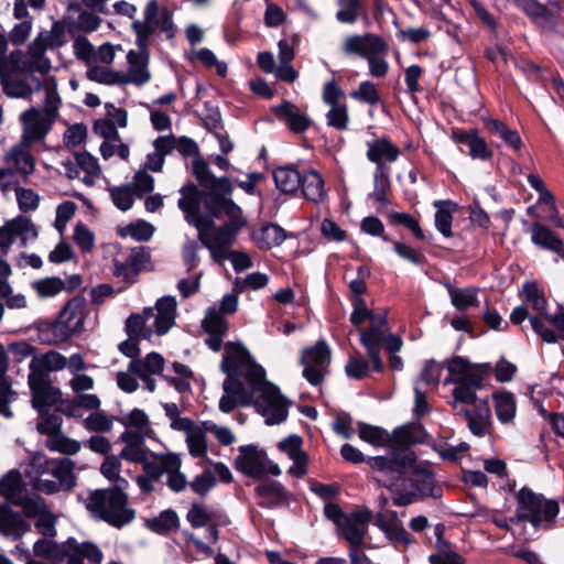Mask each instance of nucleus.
<instances>
[{"mask_svg": "<svg viewBox=\"0 0 564 564\" xmlns=\"http://www.w3.org/2000/svg\"><path fill=\"white\" fill-rule=\"evenodd\" d=\"M83 426L88 431L97 434L107 433L112 430L113 417L105 411L98 410L91 412L84 421Z\"/></svg>", "mask_w": 564, "mask_h": 564, "instance_id": "680f3d73", "label": "nucleus"}, {"mask_svg": "<svg viewBox=\"0 0 564 564\" xmlns=\"http://www.w3.org/2000/svg\"><path fill=\"white\" fill-rule=\"evenodd\" d=\"M87 79L102 85L122 86L121 72H117L109 66L91 64L86 72Z\"/></svg>", "mask_w": 564, "mask_h": 564, "instance_id": "603ef678", "label": "nucleus"}, {"mask_svg": "<svg viewBox=\"0 0 564 564\" xmlns=\"http://www.w3.org/2000/svg\"><path fill=\"white\" fill-rule=\"evenodd\" d=\"M165 360L159 352H150L143 358H137L129 362L128 369L140 379L159 376L163 372Z\"/></svg>", "mask_w": 564, "mask_h": 564, "instance_id": "f704fd0d", "label": "nucleus"}, {"mask_svg": "<svg viewBox=\"0 0 564 564\" xmlns=\"http://www.w3.org/2000/svg\"><path fill=\"white\" fill-rule=\"evenodd\" d=\"M532 329L541 339L547 344H555L560 339L564 340V310L562 308L554 315L546 316L545 321L541 317H530Z\"/></svg>", "mask_w": 564, "mask_h": 564, "instance_id": "b1692460", "label": "nucleus"}, {"mask_svg": "<svg viewBox=\"0 0 564 564\" xmlns=\"http://www.w3.org/2000/svg\"><path fill=\"white\" fill-rule=\"evenodd\" d=\"M78 499L93 518L116 529H121L135 519L137 512L129 505L128 494L101 488L89 491L86 498Z\"/></svg>", "mask_w": 564, "mask_h": 564, "instance_id": "f03ea898", "label": "nucleus"}, {"mask_svg": "<svg viewBox=\"0 0 564 564\" xmlns=\"http://www.w3.org/2000/svg\"><path fill=\"white\" fill-rule=\"evenodd\" d=\"M45 50L34 44H30L28 48V73L37 72L46 75L51 68V61L45 56Z\"/></svg>", "mask_w": 564, "mask_h": 564, "instance_id": "bf43d9fd", "label": "nucleus"}, {"mask_svg": "<svg viewBox=\"0 0 564 564\" xmlns=\"http://www.w3.org/2000/svg\"><path fill=\"white\" fill-rule=\"evenodd\" d=\"M150 249L147 247H135L127 256L116 257L113 259L112 274L120 279L126 285H132L137 282L138 275L147 269L150 263Z\"/></svg>", "mask_w": 564, "mask_h": 564, "instance_id": "ddd939ff", "label": "nucleus"}, {"mask_svg": "<svg viewBox=\"0 0 564 564\" xmlns=\"http://www.w3.org/2000/svg\"><path fill=\"white\" fill-rule=\"evenodd\" d=\"M67 358L56 350H48L34 355L29 364V373L52 378L51 372H57L66 368Z\"/></svg>", "mask_w": 564, "mask_h": 564, "instance_id": "a878e982", "label": "nucleus"}, {"mask_svg": "<svg viewBox=\"0 0 564 564\" xmlns=\"http://www.w3.org/2000/svg\"><path fill=\"white\" fill-rule=\"evenodd\" d=\"M6 169H12V174H19L26 180L35 171V159L31 144L20 141L11 147L3 156Z\"/></svg>", "mask_w": 564, "mask_h": 564, "instance_id": "4be33fe9", "label": "nucleus"}, {"mask_svg": "<svg viewBox=\"0 0 564 564\" xmlns=\"http://www.w3.org/2000/svg\"><path fill=\"white\" fill-rule=\"evenodd\" d=\"M75 160L79 169L85 173L82 177V182L86 186H94L101 175V169L97 159L88 152H77L75 153Z\"/></svg>", "mask_w": 564, "mask_h": 564, "instance_id": "49530a36", "label": "nucleus"}, {"mask_svg": "<svg viewBox=\"0 0 564 564\" xmlns=\"http://www.w3.org/2000/svg\"><path fill=\"white\" fill-rule=\"evenodd\" d=\"M338 7L336 19L341 23L352 24L366 14L364 0H338Z\"/></svg>", "mask_w": 564, "mask_h": 564, "instance_id": "5fc2aeb1", "label": "nucleus"}, {"mask_svg": "<svg viewBox=\"0 0 564 564\" xmlns=\"http://www.w3.org/2000/svg\"><path fill=\"white\" fill-rule=\"evenodd\" d=\"M391 195L390 172H375L373 191L369 194V198L379 203L382 207H387L390 204Z\"/></svg>", "mask_w": 564, "mask_h": 564, "instance_id": "8fccbe9b", "label": "nucleus"}, {"mask_svg": "<svg viewBox=\"0 0 564 564\" xmlns=\"http://www.w3.org/2000/svg\"><path fill=\"white\" fill-rule=\"evenodd\" d=\"M530 232L531 240L535 246L555 252L564 259V242L547 226L540 223H533L530 228Z\"/></svg>", "mask_w": 564, "mask_h": 564, "instance_id": "c756f323", "label": "nucleus"}, {"mask_svg": "<svg viewBox=\"0 0 564 564\" xmlns=\"http://www.w3.org/2000/svg\"><path fill=\"white\" fill-rule=\"evenodd\" d=\"M66 28L64 23L61 21H55L53 22L51 30L40 32L33 40L32 44L43 47V50L47 51L48 48L53 50L62 47L66 44Z\"/></svg>", "mask_w": 564, "mask_h": 564, "instance_id": "58836bf2", "label": "nucleus"}, {"mask_svg": "<svg viewBox=\"0 0 564 564\" xmlns=\"http://www.w3.org/2000/svg\"><path fill=\"white\" fill-rule=\"evenodd\" d=\"M28 384L31 392V404L37 413H45L62 400V391L54 386L52 378L29 373Z\"/></svg>", "mask_w": 564, "mask_h": 564, "instance_id": "2eb2a0df", "label": "nucleus"}, {"mask_svg": "<svg viewBox=\"0 0 564 564\" xmlns=\"http://www.w3.org/2000/svg\"><path fill=\"white\" fill-rule=\"evenodd\" d=\"M462 413L474 435L482 437L489 433L491 426V411L487 401H479L475 403L471 410L464 409Z\"/></svg>", "mask_w": 564, "mask_h": 564, "instance_id": "c85d7f7f", "label": "nucleus"}, {"mask_svg": "<svg viewBox=\"0 0 564 564\" xmlns=\"http://www.w3.org/2000/svg\"><path fill=\"white\" fill-rule=\"evenodd\" d=\"M75 463L69 458L48 459L37 466V475L32 479L34 490L45 495H54L59 491H72L77 477L74 473Z\"/></svg>", "mask_w": 564, "mask_h": 564, "instance_id": "423d86ee", "label": "nucleus"}, {"mask_svg": "<svg viewBox=\"0 0 564 564\" xmlns=\"http://www.w3.org/2000/svg\"><path fill=\"white\" fill-rule=\"evenodd\" d=\"M358 435L364 441L371 445H383L389 441L387 431L379 426L370 425L364 422H358Z\"/></svg>", "mask_w": 564, "mask_h": 564, "instance_id": "e2e57ef3", "label": "nucleus"}, {"mask_svg": "<svg viewBox=\"0 0 564 564\" xmlns=\"http://www.w3.org/2000/svg\"><path fill=\"white\" fill-rule=\"evenodd\" d=\"M497 417L502 423L512 421L516 414V400L511 392H500L494 395Z\"/></svg>", "mask_w": 564, "mask_h": 564, "instance_id": "6e6d98bb", "label": "nucleus"}, {"mask_svg": "<svg viewBox=\"0 0 564 564\" xmlns=\"http://www.w3.org/2000/svg\"><path fill=\"white\" fill-rule=\"evenodd\" d=\"M451 139L456 144H465L468 148L467 154L473 160L490 161L494 158L492 149L476 128L468 130L453 129Z\"/></svg>", "mask_w": 564, "mask_h": 564, "instance_id": "412c9836", "label": "nucleus"}, {"mask_svg": "<svg viewBox=\"0 0 564 564\" xmlns=\"http://www.w3.org/2000/svg\"><path fill=\"white\" fill-rule=\"evenodd\" d=\"M186 520L192 528H206V539L215 544L219 540V527L224 524L223 516L206 506L194 502L192 503Z\"/></svg>", "mask_w": 564, "mask_h": 564, "instance_id": "a211bd4d", "label": "nucleus"}, {"mask_svg": "<svg viewBox=\"0 0 564 564\" xmlns=\"http://www.w3.org/2000/svg\"><path fill=\"white\" fill-rule=\"evenodd\" d=\"M176 301L165 296L156 301L155 307H147L139 314H131L124 325L128 336L150 339L153 334L164 335L175 323Z\"/></svg>", "mask_w": 564, "mask_h": 564, "instance_id": "20e7f679", "label": "nucleus"}, {"mask_svg": "<svg viewBox=\"0 0 564 564\" xmlns=\"http://www.w3.org/2000/svg\"><path fill=\"white\" fill-rule=\"evenodd\" d=\"M14 193L19 209L22 213H30L37 209L40 205V195L32 188H26L22 186H14Z\"/></svg>", "mask_w": 564, "mask_h": 564, "instance_id": "0e129e2a", "label": "nucleus"}, {"mask_svg": "<svg viewBox=\"0 0 564 564\" xmlns=\"http://www.w3.org/2000/svg\"><path fill=\"white\" fill-rule=\"evenodd\" d=\"M451 303L458 311H466L469 307H478V291L475 288H455L453 285L447 286Z\"/></svg>", "mask_w": 564, "mask_h": 564, "instance_id": "37998d69", "label": "nucleus"}, {"mask_svg": "<svg viewBox=\"0 0 564 564\" xmlns=\"http://www.w3.org/2000/svg\"><path fill=\"white\" fill-rule=\"evenodd\" d=\"M260 499L258 505L262 508H278L289 502V492L285 487L275 480H265L254 488Z\"/></svg>", "mask_w": 564, "mask_h": 564, "instance_id": "cd10ccee", "label": "nucleus"}, {"mask_svg": "<svg viewBox=\"0 0 564 564\" xmlns=\"http://www.w3.org/2000/svg\"><path fill=\"white\" fill-rule=\"evenodd\" d=\"M288 238L286 231L276 224L268 223L253 232V239L260 249L269 250L280 246Z\"/></svg>", "mask_w": 564, "mask_h": 564, "instance_id": "4c0bfd02", "label": "nucleus"}, {"mask_svg": "<svg viewBox=\"0 0 564 564\" xmlns=\"http://www.w3.org/2000/svg\"><path fill=\"white\" fill-rule=\"evenodd\" d=\"M235 467L240 473L252 478H261L264 475L279 476L280 467L271 462L265 452L254 445L239 447V455L235 459Z\"/></svg>", "mask_w": 564, "mask_h": 564, "instance_id": "9b49d317", "label": "nucleus"}, {"mask_svg": "<svg viewBox=\"0 0 564 564\" xmlns=\"http://www.w3.org/2000/svg\"><path fill=\"white\" fill-rule=\"evenodd\" d=\"M4 94L11 98H30L33 89L26 79L9 74L0 83Z\"/></svg>", "mask_w": 564, "mask_h": 564, "instance_id": "864d4df0", "label": "nucleus"}, {"mask_svg": "<svg viewBox=\"0 0 564 564\" xmlns=\"http://www.w3.org/2000/svg\"><path fill=\"white\" fill-rule=\"evenodd\" d=\"M192 174L202 189L194 183L181 189L178 208L185 220L197 229L198 239L213 258H223L228 247L236 241L238 234L248 224L242 209L227 198L232 192L228 177H216L204 158L192 161Z\"/></svg>", "mask_w": 564, "mask_h": 564, "instance_id": "f257e3e1", "label": "nucleus"}, {"mask_svg": "<svg viewBox=\"0 0 564 564\" xmlns=\"http://www.w3.org/2000/svg\"><path fill=\"white\" fill-rule=\"evenodd\" d=\"M186 444L189 454L195 458H202L207 453V437L198 429V424L186 435Z\"/></svg>", "mask_w": 564, "mask_h": 564, "instance_id": "338daca9", "label": "nucleus"}, {"mask_svg": "<svg viewBox=\"0 0 564 564\" xmlns=\"http://www.w3.org/2000/svg\"><path fill=\"white\" fill-rule=\"evenodd\" d=\"M180 524V519L175 511L169 509L162 511L159 517L148 521V528L159 534L169 533L176 530Z\"/></svg>", "mask_w": 564, "mask_h": 564, "instance_id": "052dcab7", "label": "nucleus"}, {"mask_svg": "<svg viewBox=\"0 0 564 564\" xmlns=\"http://www.w3.org/2000/svg\"><path fill=\"white\" fill-rule=\"evenodd\" d=\"M524 301L545 321L547 314V300L542 289L535 282H528L522 288Z\"/></svg>", "mask_w": 564, "mask_h": 564, "instance_id": "c03bdc74", "label": "nucleus"}, {"mask_svg": "<svg viewBox=\"0 0 564 564\" xmlns=\"http://www.w3.org/2000/svg\"><path fill=\"white\" fill-rule=\"evenodd\" d=\"M482 123L488 133L500 138L514 151H521L523 142L517 130L510 129L505 122L494 118H482Z\"/></svg>", "mask_w": 564, "mask_h": 564, "instance_id": "e433bc0d", "label": "nucleus"}, {"mask_svg": "<svg viewBox=\"0 0 564 564\" xmlns=\"http://www.w3.org/2000/svg\"><path fill=\"white\" fill-rule=\"evenodd\" d=\"M28 220H11L0 228V256H6L14 241V238L21 235Z\"/></svg>", "mask_w": 564, "mask_h": 564, "instance_id": "13d9d810", "label": "nucleus"}, {"mask_svg": "<svg viewBox=\"0 0 564 564\" xmlns=\"http://www.w3.org/2000/svg\"><path fill=\"white\" fill-rule=\"evenodd\" d=\"M32 289L39 297H53L66 290V283L58 276H47L35 280L31 283Z\"/></svg>", "mask_w": 564, "mask_h": 564, "instance_id": "4d7b16f0", "label": "nucleus"}, {"mask_svg": "<svg viewBox=\"0 0 564 564\" xmlns=\"http://www.w3.org/2000/svg\"><path fill=\"white\" fill-rule=\"evenodd\" d=\"M165 360L159 352H150L143 358H137L129 362L128 369L140 379L159 376L163 372Z\"/></svg>", "mask_w": 564, "mask_h": 564, "instance_id": "72a5a7b5", "label": "nucleus"}, {"mask_svg": "<svg viewBox=\"0 0 564 564\" xmlns=\"http://www.w3.org/2000/svg\"><path fill=\"white\" fill-rule=\"evenodd\" d=\"M20 121L23 126L21 141L33 144L42 141L52 129L55 122L51 118L42 113L35 107H31L20 116Z\"/></svg>", "mask_w": 564, "mask_h": 564, "instance_id": "6ab92c4d", "label": "nucleus"}, {"mask_svg": "<svg viewBox=\"0 0 564 564\" xmlns=\"http://www.w3.org/2000/svg\"><path fill=\"white\" fill-rule=\"evenodd\" d=\"M250 387L253 391L251 405L265 417L267 424H280L286 420L291 402L281 394L278 387L267 381L265 377Z\"/></svg>", "mask_w": 564, "mask_h": 564, "instance_id": "0eeeda50", "label": "nucleus"}, {"mask_svg": "<svg viewBox=\"0 0 564 564\" xmlns=\"http://www.w3.org/2000/svg\"><path fill=\"white\" fill-rule=\"evenodd\" d=\"M445 366L451 377H456L458 380L476 388L481 389L484 380L491 373L492 367L490 364H470L467 359L455 356L445 361Z\"/></svg>", "mask_w": 564, "mask_h": 564, "instance_id": "dca6fc26", "label": "nucleus"}, {"mask_svg": "<svg viewBox=\"0 0 564 564\" xmlns=\"http://www.w3.org/2000/svg\"><path fill=\"white\" fill-rule=\"evenodd\" d=\"M220 369L226 375L243 376L248 386L258 383L262 377H265L264 369L253 360L240 343L225 344Z\"/></svg>", "mask_w": 564, "mask_h": 564, "instance_id": "6e6552de", "label": "nucleus"}, {"mask_svg": "<svg viewBox=\"0 0 564 564\" xmlns=\"http://www.w3.org/2000/svg\"><path fill=\"white\" fill-rule=\"evenodd\" d=\"M226 376L227 378L223 382L224 392L238 397L239 404L241 405H251L253 391L250 386H248L249 389H246L245 384L241 382L243 376Z\"/></svg>", "mask_w": 564, "mask_h": 564, "instance_id": "3c124183", "label": "nucleus"}, {"mask_svg": "<svg viewBox=\"0 0 564 564\" xmlns=\"http://www.w3.org/2000/svg\"><path fill=\"white\" fill-rule=\"evenodd\" d=\"M84 560H87L93 564H99L102 560V552L94 543H77L75 539H68L67 564H83Z\"/></svg>", "mask_w": 564, "mask_h": 564, "instance_id": "c9c22d12", "label": "nucleus"}, {"mask_svg": "<svg viewBox=\"0 0 564 564\" xmlns=\"http://www.w3.org/2000/svg\"><path fill=\"white\" fill-rule=\"evenodd\" d=\"M176 454L169 453L160 456H155L152 460H143L142 467L145 473V476L159 480L163 474H166L167 470H173L175 466L174 458Z\"/></svg>", "mask_w": 564, "mask_h": 564, "instance_id": "de8ad7c7", "label": "nucleus"}, {"mask_svg": "<svg viewBox=\"0 0 564 564\" xmlns=\"http://www.w3.org/2000/svg\"><path fill=\"white\" fill-rule=\"evenodd\" d=\"M24 520L7 507L0 509V532L6 536H13L15 540L23 534Z\"/></svg>", "mask_w": 564, "mask_h": 564, "instance_id": "a18cd8bd", "label": "nucleus"}, {"mask_svg": "<svg viewBox=\"0 0 564 564\" xmlns=\"http://www.w3.org/2000/svg\"><path fill=\"white\" fill-rule=\"evenodd\" d=\"M367 462L372 469L391 474L394 478L415 462V455L412 452H394L390 456L370 457Z\"/></svg>", "mask_w": 564, "mask_h": 564, "instance_id": "393cba45", "label": "nucleus"}, {"mask_svg": "<svg viewBox=\"0 0 564 564\" xmlns=\"http://www.w3.org/2000/svg\"><path fill=\"white\" fill-rule=\"evenodd\" d=\"M454 382L456 387L453 390V397L455 402L473 404L478 403L480 400L477 399L476 391L478 389L458 380L455 377L447 378L445 383Z\"/></svg>", "mask_w": 564, "mask_h": 564, "instance_id": "69168bd1", "label": "nucleus"}, {"mask_svg": "<svg viewBox=\"0 0 564 564\" xmlns=\"http://www.w3.org/2000/svg\"><path fill=\"white\" fill-rule=\"evenodd\" d=\"M165 360L159 352H150L143 358H137L129 362L128 369L140 379L159 376L163 372Z\"/></svg>", "mask_w": 564, "mask_h": 564, "instance_id": "473e14b6", "label": "nucleus"}, {"mask_svg": "<svg viewBox=\"0 0 564 564\" xmlns=\"http://www.w3.org/2000/svg\"><path fill=\"white\" fill-rule=\"evenodd\" d=\"M37 89L45 91L44 108L41 110L42 113L55 121L61 105L55 79L53 77L44 80L37 79Z\"/></svg>", "mask_w": 564, "mask_h": 564, "instance_id": "79ce46f5", "label": "nucleus"}, {"mask_svg": "<svg viewBox=\"0 0 564 564\" xmlns=\"http://www.w3.org/2000/svg\"><path fill=\"white\" fill-rule=\"evenodd\" d=\"M33 553L37 557L46 558L54 564H67L68 540L57 543L50 539H40L33 545Z\"/></svg>", "mask_w": 564, "mask_h": 564, "instance_id": "7c9ffc66", "label": "nucleus"}, {"mask_svg": "<svg viewBox=\"0 0 564 564\" xmlns=\"http://www.w3.org/2000/svg\"><path fill=\"white\" fill-rule=\"evenodd\" d=\"M400 155V148L389 137L383 135L367 143L366 156L376 164L375 172H389L387 164L395 162Z\"/></svg>", "mask_w": 564, "mask_h": 564, "instance_id": "aec40b11", "label": "nucleus"}, {"mask_svg": "<svg viewBox=\"0 0 564 564\" xmlns=\"http://www.w3.org/2000/svg\"><path fill=\"white\" fill-rule=\"evenodd\" d=\"M272 112L294 133H303L311 127L310 118L289 100H283L280 105L272 107Z\"/></svg>", "mask_w": 564, "mask_h": 564, "instance_id": "bb28decb", "label": "nucleus"}, {"mask_svg": "<svg viewBox=\"0 0 564 564\" xmlns=\"http://www.w3.org/2000/svg\"><path fill=\"white\" fill-rule=\"evenodd\" d=\"M340 50L346 56L366 59L370 54L389 52V44L381 35L367 32L345 36Z\"/></svg>", "mask_w": 564, "mask_h": 564, "instance_id": "4468645a", "label": "nucleus"}, {"mask_svg": "<svg viewBox=\"0 0 564 564\" xmlns=\"http://www.w3.org/2000/svg\"><path fill=\"white\" fill-rule=\"evenodd\" d=\"M345 98V93L335 78L324 84L322 99L329 107L326 113V122L328 127L337 131L347 130L350 122Z\"/></svg>", "mask_w": 564, "mask_h": 564, "instance_id": "f8f14e48", "label": "nucleus"}, {"mask_svg": "<svg viewBox=\"0 0 564 564\" xmlns=\"http://www.w3.org/2000/svg\"><path fill=\"white\" fill-rule=\"evenodd\" d=\"M434 205L437 208L435 214V226L437 230L446 238L452 237L453 213L456 210V205L449 200H437Z\"/></svg>", "mask_w": 564, "mask_h": 564, "instance_id": "09e8293b", "label": "nucleus"}, {"mask_svg": "<svg viewBox=\"0 0 564 564\" xmlns=\"http://www.w3.org/2000/svg\"><path fill=\"white\" fill-rule=\"evenodd\" d=\"M369 327L360 330V343L366 349L372 370L381 372L384 368L380 357L381 346L389 352H398L403 345L401 337L389 333L388 313H375L369 321Z\"/></svg>", "mask_w": 564, "mask_h": 564, "instance_id": "39448f33", "label": "nucleus"}, {"mask_svg": "<svg viewBox=\"0 0 564 564\" xmlns=\"http://www.w3.org/2000/svg\"><path fill=\"white\" fill-rule=\"evenodd\" d=\"M517 508L510 522L530 523L535 530L552 529L560 513V505L554 499H547L542 494L534 492L529 487H522L514 496Z\"/></svg>", "mask_w": 564, "mask_h": 564, "instance_id": "7ed1b4c3", "label": "nucleus"}, {"mask_svg": "<svg viewBox=\"0 0 564 564\" xmlns=\"http://www.w3.org/2000/svg\"><path fill=\"white\" fill-rule=\"evenodd\" d=\"M128 69L121 73L122 86L133 84L142 86L151 79L149 54L141 51H129L127 54Z\"/></svg>", "mask_w": 564, "mask_h": 564, "instance_id": "5701e85b", "label": "nucleus"}, {"mask_svg": "<svg viewBox=\"0 0 564 564\" xmlns=\"http://www.w3.org/2000/svg\"><path fill=\"white\" fill-rule=\"evenodd\" d=\"M300 188L304 197L311 202L318 203L325 197L324 180L322 175L314 170L302 173Z\"/></svg>", "mask_w": 564, "mask_h": 564, "instance_id": "a19ab883", "label": "nucleus"}, {"mask_svg": "<svg viewBox=\"0 0 564 564\" xmlns=\"http://www.w3.org/2000/svg\"><path fill=\"white\" fill-rule=\"evenodd\" d=\"M372 512L368 508L348 513L347 519L337 529L338 534L347 542L348 546L366 545L368 524L371 521Z\"/></svg>", "mask_w": 564, "mask_h": 564, "instance_id": "f3484780", "label": "nucleus"}, {"mask_svg": "<svg viewBox=\"0 0 564 564\" xmlns=\"http://www.w3.org/2000/svg\"><path fill=\"white\" fill-rule=\"evenodd\" d=\"M109 192L112 203L118 209L127 212L132 207L135 193L130 185L116 186Z\"/></svg>", "mask_w": 564, "mask_h": 564, "instance_id": "774afa93", "label": "nucleus"}, {"mask_svg": "<svg viewBox=\"0 0 564 564\" xmlns=\"http://www.w3.org/2000/svg\"><path fill=\"white\" fill-rule=\"evenodd\" d=\"M332 359V351L324 339L317 340L313 346L306 347L302 351L300 359L304 367L303 377L313 386L323 382Z\"/></svg>", "mask_w": 564, "mask_h": 564, "instance_id": "9d476101", "label": "nucleus"}, {"mask_svg": "<svg viewBox=\"0 0 564 564\" xmlns=\"http://www.w3.org/2000/svg\"><path fill=\"white\" fill-rule=\"evenodd\" d=\"M276 187L285 194H294L301 186L302 173L293 166H280L273 171Z\"/></svg>", "mask_w": 564, "mask_h": 564, "instance_id": "ea45409f", "label": "nucleus"}, {"mask_svg": "<svg viewBox=\"0 0 564 564\" xmlns=\"http://www.w3.org/2000/svg\"><path fill=\"white\" fill-rule=\"evenodd\" d=\"M410 481L414 488V492H416L421 499L426 497L438 499L442 497V488L435 485L433 473L426 468H414Z\"/></svg>", "mask_w": 564, "mask_h": 564, "instance_id": "2f4dec72", "label": "nucleus"}, {"mask_svg": "<svg viewBox=\"0 0 564 564\" xmlns=\"http://www.w3.org/2000/svg\"><path fill=\"white\" fill-rule=\"evenodd\" d=\"M87 315V302L82 296H74L66 302L55 323L51 326L53 338L48 344H58L84 329Z\"/></svg>", "mask_w": 564, "mask_h": 564, "instance_id": "1a4fd4ad", "label": "nucleus"}]
</instances>
